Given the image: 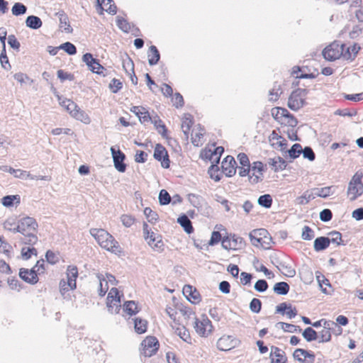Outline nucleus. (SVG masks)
Listing matches in <instances>:
<instances>
[{
    "label": "nucleus",
    "mask_w": 363,
    "mask_h": 363,
    "mask_svg": "<svg viewBox=\"0 0 363 363\" xmlns=\"http://www.w3.org/2000/svg\"><path fill=\"white\" fill-rule=\"evenodd\" d=\"M38 228L36 220L33 217L26 216L18 220L17 225L13 229V233H21L18 240L22 244L34 245L38 241Z\"/></svg>",
    "instance_id": "f257e3e1"
},
{
    "label": "nucleus",
    "mask_w": 363,
    "mask_h": 363,
    "mask_svg": "<svg viewBox=\"0 0 363 363\" xmlns=\"http://www.w3.org/2000/svg\"><path fill=\"white\" fill-rule=\"evenodd\" d=\"M345 48V44L340 45L334 42L323 50L322 55L327 61L333 62L341 57H343Z\"/></svg>",
    "instance_id": "f03ea898"
},
{
    "label": "nucleus",
    "mask_w": 363,
    "mask_h": 363,
    "mask_svg": "<svg viewBox=\"0 0 363 363\" xmlns=\"http://www.w3.org/2000/svg\"><path fill=\"white\" fill-rule=\"evenodd\" d=\"M141 354L150 357L158 351L160 343L155 336H147L141 342Z\"/></svg>",
    "instance_id": "7ed1b4c3"
},
{
    "label": "nucleus",
    "mask_w": 363,
    "mask_h": 363,
    "mask_svg": "<svg viewBox=\"0 0 363 363\" xmlns=\"http://www.w3.org/2000/svg\"><path fill=\"white\" fill-rule=\"evenodd\" d=\"M362 174L356 173L350 180L347 188V194L352 195L351 201L356 200L363 194V183L362 182Z\"/></svg>",
    "instance_id": "20e7f679"
},
{
    "label": "nucleus",
    "mask_w": 363,
    "mask_h": 363,
    "mask_svg": "<svg viewBox=\"0 0 363 363\" xmlns=\"http://www.w3.org/2000/svg\"><path fill=\"white\" fill-rule=\"evenodd\" d=\"M187 196L191 204L196 208L202 215L209 216L211 208L201 196L191 193Z\"/></svg>",
    "instance_id": "39448f33"
},
{
    "label": "nucleus",
    "mask_w": 363,
    "mask_h": 363,
    "mask_svg": "<svg viewBox=\"0 0 363 363\" xmlns=\"http://www.w3.org/2000/svg\"><path fill=\"white\" fill-rule=\"evenodd\" d=\"M271 113L274 119L279 123L282 118H289L288 122L292 127L296 126L298 123L297 118L285 108L274 107L271 110Z\"/></svg>",
    "instance_id": "423d86ee"
},
{
    "label": "nucleus",
    "mask_w": 363,
    "mask_h": 363,
    "mask_svg": "<svg viewBox=\"0 0 363 363\" xmlns=\"http://www.w3.org/2000/svg\"><path fill=\"white\" fill-rule=\"evenodd\" d=\"M153 157L158 162H160L161 166L164 169H169L170 167V160L166 148L160 143L156 144L154 150Z\"/></svg>",
    "instance_id": "0eeeda50"
},
{
    "label": "nucleus",
    "mask_w": 363,
    "mask_h": 363,
    "mask_svg": "<svg viewBox=\"0 0 363 363\" xmlns=\"http://www.w3.org/2000/svg\"><path fill=\"white\" fill-rule=\"evenodd\" d=\"M41 272L34 266L30 269L21 268L19 269V277L25 282L34 285L39 281L38 274Z\"/></svg>",
    "instance_id": "6e6552de"
},
{
    "label": "nucleus",
    "mask_w": 363,
    "mask_h": 363,
    "mask_svg": "<svg viewBox=\"0 0 363 363\" xmlns=\"http://www.w3.org/2000/svg\"><path fill=\"white\" fill-rule=\"evenodd\" d=\"M111 152L116 169L123 173L126 171L127 164L124 162L125 155L120 150H116L114 147H111Z\"/></svg>",
    "instance_id": "1a4fd4ad"
},
{
    "label": "nucleus",
    "mask_w": 363,
    "mask_h": 363,
    "mask_svg": "<svg viewBox=\"0 0 363 363\" xmlns=\"http://www.w3.org/2000/svg\"><path fill=\"white\" fill-rule=\"evenodd\" d=\"M222 172L227 177H231L236 173L237 163L231 155L226 156L221 164Z\"/></svg>",
    "instance_id": "9d476101"
},
{
    "label": "nucleus",
    "mask_w": 363,
    "mask_h": 363,
    "mask_svg": "<svg viewBox=\"0 0 363 363\" xmlns=\"http://www.w3.org/2000/svg\"><path fill=\"white\" fill-rule=\"evenodd\" d=\"M82 61L88 67L89 70L93 73L96 69H98V70L99 69H105V67L100 64L99 60L94 58L93 55L90 52H86L83 55Z\"/></svg>",
    "instance_id": "9b49d317"
},
{
    "label": "nucleus",
    "mask_w": 363,
    "mask_h": 363,
    "mask_svg": "<svg viewBox=\"0 0 363 363\" xmlns=\"http://www.w3.org/2000/svg\"><path fill=\"white\" fill-rule=\"evenodd\" d=\"M183 294L191 303H197L201 301V296L196 288L191 285L186 284L183 288Z\"/></svg>",
    "instance_id": "f8f14e48"
},
{
    "label": "nucleus",
    "mask_w": 363,
    "mask_h": 363,
    "mask_svg": "<svg viewBox=\"0 0 363 363\" xmlns=\"http://www.w3.org/2000/svg\"><path fill=\"white\" fill-rule=\"evenodd\" d=\"M306 104V100L298 96L297 94L295 93V91L294 90L289 97L287 103L288 107L291 110L296 111L303 107Z\"/></svg>",
    "instance_id": "ddd939ff"
},
{
    "label": "nucleus",
    "mask_w": 363,
    "mask_h": 363,
    "mask_svg": "<svg viewBox=\"0 0 363 363\" xmlns=\"http://www.w3.org/2000/svg\"><path fill=\"white\" fill-rule=\"evenodd\" d=\"M276 313L286 314L289 318L291 319L297 315L298 311L295 307H292L291 303L284 302L277 306Z\"/></svg>",
    "instance_id": "4468645a"
},
{
    "label": "nucleus",
    "mask_w": 363,
    "mask_h": 363,
    "mask_svg": "<svg viewBox=\"0 0 363 363\" xmlns=\"http://www.w3.org/2000/svg\"><path fill=\"white\" fill-rule=\"evenodd\" d=\"M147 241L148 245L151 246L154 250L158 252H161L164 250V242L161 235H157L152 231L149 234V238Z\"/></svg>",
    "instance_id": "2eb2a0df"
},
{
    "label": "nucleus",
    "mask_w": 363,
    "mask_h": 363,
    "mask_svg": "<svg viewBox=\"0 0 363 363\" xmlns=\"http://www.w3.org/2000/svg\"><path fill=\"white\" fill-rule=\"evenodd\" d=\"M90 234L96 240L101 247H103V244H105L106 241L111 238V234L102 228H91Z\"/></svg>",
    "instance_id": "dca6fc26"
},
{
    "label": "nucleus",
    "mask_w": 363,
    "mask_h": 363,
    "mask_svg": "<svg viewBox=\"0 0 363 363\" xmlns=\"http://www.w3.org/2000/svg\"><path fill=\"white\" fill-rule=\"evenodd\" d=\"M130 111L135 113L141 123H145L152 121V118L148 111L143 106H133Z\"/></svg>",
    "instance_id": "f3484780"
},
{
    "label": "nucleus",
    "mask_w": 363,
    "mask_h": 363,
    "mask_svg": "<svg viewBox=\"0 0 363 363\" xmlns=\"http://www.w3.org/2000/svg\"><path fill=\"white\" fill-rule=\"evenodd\" d=\"M361 47L357 43H354L352 46L345 47L343 52V58L352 62L355 60Z\"/></svg>",
    "instance_id": "a211bd4d"
},
{
    "label": "nucleus",
    "mask_w": 363,
    "mask_h": 363,
    "mask_svg": "<svg viewBox=\"0 0 363 363\" xmlns=\"http://www.w3.org/2000/svg\"><path fill=\"white\" fill-rule=\"evenodd\" d=\"M234 347L231 336H223L217 341V348L220 351H228Z\"/></svg>",
    "instance_id": "6ab92c4d"
},
{
    "label": "nucleus",
    "mask_w": 363,
    "mask_h": 363,
    "mask_svg": "<svg viewBox=\"0 0 363 363\" xmlns=\"http://www.w3.org/2000/svg\"><path fill=\"white\" fill-rule=\"evenodd\" d=\"M106 300L114 301V305L116 306L115 313H118L121 308V300L119 291L117 288L113 287L110 290L109 293L108 294Z\"/></svg>",
    "instance_id": "aec40b11"
},
{
    "label": "nucleus",
    "mask_w": 363,
    "mask_h": 363,
    "mask_svg": "<svg viewBox=\"0 0 363 363\" xmlns=\"http://www.w3.org/2000/svg\"><path fill=\"white\" fill-rule=\"evenodd\" d=\"M55 16L59 18L60 27L62 28L63 26H65V32L67 33H72L73 29L69 24L68 16L65 13V12L62 10L59 11L55 13Z\"/></svg>",
    "instance_id": "412c9836"
},
{
    "label": "nucleus",
    "mask_w": 363,
    "mask_h": 363,
    "mask_svg": "<svg viewBox=\"0 0 363 363\" xmlns=\"http://www.w3.org/2000/svg\"><path fill=\"white\" fill-rule=\"evenodd\" d=\"M177 223L183 228L184 230L187 234L194 233V229L192 223L186 214L183 213L180 215L177 218Z\"/></svg>",
    "instance_id": "4be33fe9"
},
{
    "label": "nucleus",
    "mask_w": 363,
    "mask_h": 363,
    "mask_svg": "<svg viewBox=\"0 0 363 363\" xmlns=\"http://www.w3.org/2000/svg\"><path fill=\"white\" fill-rule=\"evenodd\" d=\"M329 246V237L320 236L316 238L313 242V248L315 252L323 251L326 250Z\"/></svg>",
    "instance_id": "5701e85b"
},
{
    "label": "nucleus",
    "mask_w": 363,
    "mask_h": 363,
    "mask_svg": "<svg viewBox=\"0 0 363 363\" xmlns=\"http://www.w3.org/2000/svg\"><path fill=\"white\" fill-rule=\"evenodd\" d=\"M150 121L154 124L155 129L162 135V137L167 138L168 130L160 117L157 115H155L154 119L152 118V121Z\"/></svg>",
    "instance_id": "b1692460"
},
{
    "label": "nucleus",
    "mask_w": 363,
    "mask_h": 363,
    "mask_svg": "<svg viewBox=\"0 0 363 363\" xmlns=\"http://www.w3.org/2000/svg\"><path fill=\"white\" fill-rule=\"evenodd\" d=\"M103 248L110 251L111 252H114L115 254L121 252V247H120L117 240L111 235V238H108L107 241H106L105 244H103Z\"/></svg>",
    "instance_id": "393cba45"
},
{
    "label": "nucleus",
    "mask_w": 363,
    "mask_h": 363,
    "mask_svg": "<svg viewBox=\"0 0 363 363\" xmlns=\"http://www.w3.org/2000/svg\"><path fill=\"white\" fill-rule=\"evenodd\" d=\"M148 63L150 66L155 65L160 59V53L155 45H151L147 52Z\"/></svg>",
    "instance_id": "a878e982"
},
{
    "label": "nucleus",
    "mask_w": 363,
    "mask_h": 363,
    "mask_svg": "<svg viewBox=\"0 0 363 363\" xmlns=\"http://www.w3.org/2000/svg\"><path fill=\"white\" fill-rule=\"evenodd\" d=\"M25 23L26 27L33 30H37L41 28L43 25V21L40 17L34 15H30L26 18Z\"/></svg>",
    "instance_id": "bb28decb"
},
{
    "label": "nucleus",
    "mask_w": 363,
    "mask_h": 363,
    "mask_svg": "<svg viewBox=\"0 0 363 363\" xmlns=\"http://www.w3.org/2000/svg\"><path fill=\"white\" fill-rule=\"evenodd\" d=\"M183 121L182 124V128L184 134L188 137L189 133L194 124V118L190 113H184L183 116Z\"/></svg>",
    "instance_id": "cd10ccee"
},
{
    "label": "nucleus",
    "mask_w": 363,
    "mask_h": 363,
    "mask_svg": "<svg viewBox=\"0 0 363 363\" xmlns=\"http://www.w3.org/2000/svg\"><path fill=\"white\" fill-rule=\"evenodd\" d=\"M21 197L19 195H7L1 199V203L5 207H12L14 204H19Z\"/></svg>",
    "instance_id": "c85d7f7f"
},
{
    "label": "nucleus",
    "mask_w": 363,
    "mask_h": 363,
    "mask_svg": "<svg viewBox=\"0 0 363 363\" xmlns=\"http://www.w3.org/2000/svg\"><path fill=\"white\" fill-rule=\"evenodd\" d=\"M123 309L130 316L135 315L139 312L138 307L135 301H125L123 306Z\"/></svg>",
    "instance_id": "c756f323"
},
{
    "label": "nucleus",
    "mask_w": 363,
    "mask_h": 363,
    "mask_svg": "<svg viewBox=\"0 0 363 363\" xmlns=\"http://www.w3.org/2000/svg\"><path fill=\"white\" fill-rule=\"evenodd\" d=\"M329 241L330 244L333 243L337 245H345L347 244V241H345L342 239V234L336 230H333L328 233Z\"/></svg>",
    "instance_id": "7c9ffc66"
},
{
    "label": "nucleus",
    "mask_w": 363,
    "mask_h": 363,
    "mask_svg": "<svg viewBox=\"0 0 363 363\" xmlns=\"http://www.w3.org/2000/svg\"><path fill=\"white\" fill-rule=\"evenodd\" d=\"M290 290L289 284L285 281L276 283L273 286V291L278 295H286Z\"/></svg>",
    "instance_id": "2f4dec72"
},
{
    "label": "nucleus",
    "mask_w": 363,
    "mask_h": 363,
    "mask_svg": "<svg viewBox=\"0 0 363 363\" xmlns=\"http://www.w3.org/2000/svg\"><path fill=\"white\" fill-rule=\"evenodd\" d=\"M134 320V328L138 334H143L147 331V321L141 318H135Z\"/></svg>",
    "instance_id": "473e14b6"
},
{
    "label": "nucleus",
    "mask_w": 363,
    "mask_h": 363,
    "mask_svg": "<svg viewBox=\"0 0 363 363\" xmlns=\"http://www.w3.org/2000/svg\"><path fill=\"white\" fill-rule=\"evenodd\" d=\"M333 186H325L323 188H314L312 189V192L315 197L327 198L328 196L333 194L332 191Z\"/></svg>",
    "instance_id": "72a5a7b5"
},
{
    "label": "nucleus",
    "mask_w": 363,
    "mask_h": 363,
    "mask_svg": "<svg viewBox=\"0 0 363 363\" xmlns=\"http://www.w3.org/2000/svg\"><path fill=\"white\" fill-rule=\"evenodd\" d=\"M96 277L99 281V296L103 297L106 295L107 291L108 290V286L107 285V281L102 274L98 273L96 274Z\"/></svg>",
    "instance_id": "f704fd0d"
},
{
    "label": "nucleus",
    "mask_w": 363,
    "mask_h": 363,
    "mask_svg": "<svg viewBox=\"0 0 363 363\" xmlns=\"http://www.w3.org/2000/svg\"><path fill=\"white\" fill-rule=\"evenodd\" d=\"M302 336L307 342L317 340L319 338L318 333L311 327L306 328L302 332Z\"/></svg>",
    "instance_id": "c9c22d12"
},
{
    "label": "nucleus",
    "mask_w": 363,
    "mask_h": 363,
    "mask_svg": "<svg viewBox=\"0 0 363 363\" xmlns=\"http://www.w3.org/2000/svg\"><path fill=\"white\" fill-rule=\"evenodd\" d=\"M315 274L317 281L321 288V291L323 294H328L329 292L327 291L326 288H323V286L325 285L331 287L330 281L328 279H326L325 277L319 272H316Z\"/></svg>",
    "instance_id": "e433bc0d"
},
{
    "label": "nucleus",
    "mask_w": 363,
    "mask_h": 363,
    "mask_svg": "<svg viewBox=\"0 0 363 363\" xmlns=\"http://www.w3.org/2000/svg\"><path fill=\"white\" fill-rule=\"evenodd\" d=\"M1 169L4 172H9L10 174H13L16 178H23L25 177V175H26V174L28 175L27 174L26 171H23L21 169H16L11 167H9L6 165L1 167Z\"/></svg>",
    "instance_id": "4c0bfd02"
},
{
    "label": "nucleus",
    "mask_w": 363,
    "mask_h": 363,
    "mask_svg": "<svg viewBox=\"0 0 363 363\" xmlns=\"http://www.w3.org/2000/svg\"><path fill=\"white\" fill-rule=\"evenodd\" d=\"M301 152H303V148L299 143L294 144L291 147L286 151L291 160L298 158L301 154Z\"/></svg>",
    "instance_id": "58836bf2"
},
{
    "label": "nucleus",
    "mask_w": 363,
    "mask_h": 363,
    "mask_svg": "<svg viewBox=\"0 0 363 363\" xmlns=\"http://www.w3.org/2000/svg\"><path fill=\"white\" fill-rule=\"evenodd\" d=\"M272 202V197L270 194H268L261 195L257 199L258 204L266 208H271Z\"/></svg>",
    "instance_id": "ea45409f"
},
{
    "label": "nucleus",
    "mask_w": 363,
    "mask_h": 363,
    "mask_svg": "<svg viewBox=\"0 0 363 363\" xmlns=\"http://www.w3.org/2000/svg\"><path fill=\"white\" fill-rule=\"evenodd\" d=\"M73 118L75 119L82 121L85 124H89L91 122V119L89 116L86 113V112L82 110L80 108L76 111V112L73 113Z\"/></svg>",
    "instance_id": "a19ab883"
},
{
    "label": "nucleus",
    "mask_w": 363,
    "mask_h": 363,
    "mask_svg": "<svg viewBox=\"0 0 363 363\" xmlns=\"http://www.w3.org/2000/svg\"><path fill=\"white\" fill-rule=\"evenodd\" d=\"M27 6L23 3L16 2L13 4L11 12L13 16H18L25 14L27 11Z\"/></svg>",
    "instance_id": "79ce46f5"
},
{
    "label": "nucleus",
    "mask_w": 363,
    "mask_h": 363,
    "mask_svg": "<svg viewBox=\"0 0 363 363\" xmlns=\"http://www.w3.org/2000/svg\"><path fill=\"white\" fill-rule=\"evenodd\" d=\"M280 325L281 328L285 331L289 333H297L301 332V328L299 326L291 324V323H286L284 322H279L277 323V326Z\"/></svg>",
    "instance_id": "37998d69"
},
{
    "label": "nucleus",
    "mask_w": 363,
    "mask_h": 363,
    "mask_svg": "<svg viewBox=\"0 0 363 363\" xmlns=\"http://www.w3.org/2000/svg\"><path fill=\"white\" fill-rule=\"evenodd\" d=\"M116 25L124 33H128L131 28L130 23L121 16L116 17Z\"/></svg>",
    "instance_id": "c03bdc74"
},
{
    "label": "nucleus",
    "mask_w": 363,
    "mask_h": 363,
    "mask_svg": "<svg viewBox=\"0 0 363 363\" xmlns=\"http://www.w3.org/2000/svg\"><path fill=\"white\" fill-rule=\"evenodd\" d=\"M258 231H262L263 233H267V231L265 229L253 230L252 232L250 233L249 237L250 239V242H251L252 245L255 247H258L259 244L261 243V242L262 240V238H257Z\"/></svg>",
    "instance_id": "a18cd8bd"
},
{
    "label": "nucleus",
    "mask_w": 363,
    "mask_h": 363,
    "mask_svg": "<svg viewBox=\"0 0 363 363\" xmlns=\"http://www.w3.org/2000/svg\"><path fill=\"white\" fill-rule=\"evenodd\" d=\"M158 199L161 206L167 205L171 202V196L168 191L165 189L160 190Z\"/></svg>",
    "instance_id": "49530a36"
},
{
    "label": "nucleus",
    "mask_w": 363,
    "mask_h": 363,
    "mask_svg": "<svg viewBox=\"0 0 363 363\" xmlns=\"http://www.w3.org/2000/svg\"><path fill=\"white\" fill-rule=\"evenodd\" d=\"M144 214L146 216L148 222L151 223H156L159 219L158 214L155 211H153L150 207H146L144 209Z\"/></svg>",
    "instance_id": "de8ad7c7"
},
{
    "label": "nucleus",
    "mask_w": 363,
    "mask_h": 363,
    "mask_svg": "<svg viewBox=\"0 0 363 363\" xmlns=\"http://www.w3.org/2000/svg\"><path fill=\"white\" fill-rule=\"evenodd\" d=\"M281 89V85L278 84L277 82H275L273 88L269 91V96H272L269 100L274 101H277L280 94L282 93Z\"/></svg>",
    "instance_id": "09e8293b"
},
{
    "label": "nucleus",
    "mask_w": 363,
    "mask_h": 363,
    "mask_svg": "<svg viewBox=\"0 0 363 363\" xmlns=\"http://www.w3.org/2000/svg\"><path fill=\"white\" fill-rule=\"evenodd\" d=\"M60 48L63 50L69 55H74L77 53L76 46L70 42H65L60 45Z\"/></svg>",
    "instance_id": "8fccbe9b"
},
{
    "label": "nucleus",
    "mask_w": 363,
    "mask_h": 363,
    "mask_svg": "<svg viewBox=\"0 0 363 363\" xmlns=\"http://www.w3.org/2000/svg\"><path fill=\"white\" fill-rule=\"evenodd\" d=\"M315 237L314 230L308 225L302 228L301 238L304 240H311Z\"/></svg>",
    "instance_id": "3c124183"
},
{
    "label": "nucleus",
    "mask_w": 363,
    "mask_h": 363,
    "mask_svg": "<svg viewBox=\"0 0 363 363\" xmlns=\"http://www.w3.org/2000/svg\"><path fill=\"white\" fill-rule=\"evenodd\" d=\"M298 352H300V354L303 356L306 361L304 363H314L315 355L313 351L303 349V350H298Z\"/></svg>",
    "instance_id": "603ef678"
},
{
    "label": "nucleus",
    "mask_w": 363,
    "mask_h": 363,
    "mask_svg": "<svg viewBox=\"0 0 363 363\" xmlns=\"http://www.w3.org/2000/svg\"><path fill=\"white\" fill-rule=\"evenodd\" d=\"M249 308L252 313H259L262 309V301L257 298H253L250 303Z\"/></svg>",
    "instance_id": "864d4df0"
},
{
    "label": "nucleus",
    "mask_w": 363,
    "mask_h": 363,
    "mask_svg": "<svg viewBox=\"0 0 363 363\" xmlns=\"http://www.w3.org/2000/svg\"><path fill=\"white\" fill-rule=\"evenodd\" d=\"M38 255L37 250L32 247H23L21 250V255L23 259L28 260L31 257V255Z\"/></svg>",
    "instance_id": "5fc2aeb1"
},
{
    "label": "nucleus",
    "mask_w": 363,
    "mask_h": 363,
    "mask_svg": "<svg viewBox=\"0 0 363 363\" xmlns=\"http://www.w3.org/2000/svg\"><path fill=\"white\" fill-rule=\"evenodd\" d=\"M257 172L260 175H263L265 171V165L261 161H256L250 164V172Z\"/></svg>",
    "instance_id": "6e6d98bb"
},
{
    "label": "nucleus",
    "mask_w": 363,
    "mask_h": 363,
    "mask_svg": "<svg viewBox=\"0 0 363 363\" xmlns=\"http://www.w3.org/2000/svg\"><path fill=\"white\" fill-rule=\"evenodd\" d=\"M268 287V283L265 279H258L254 285L255 291L260 293L266 291Z\"/></svg>",
    "instance_id": "4d7b16f0"
},
{
    "label": "nucleus",
    "mask_w": 363,
    "mask_h": 363,
    "mask_svg": "<svg viewBox=\"0 0 363 363\" xmlns=\"http://www.w3.org/2000/svg\"><path fill=\"white\" fill-rule=\"evenodd\" d=\"M301 153L303 154V158L307 159L311 162L314 161L315 159V154L310 146H306L303 148V152H301Z\"/></svg>",
    "instance_id": "13d9d810"
},
{
    "label": "nucleus",
    "mask_w": 363,
    "mask_h": 363,
    "mask_svg": "<svg viewBox=\"0 0 363 363\" xmlns=\"http://www.w3.org/2000/svg\"><path fill=\"white\" fill-rule=\"evenodd\" d=\"M108 87L113 94H116L122 89L123 84L119 79L113 78L110 82Z\"/></svg>",
    "instance_id": "bf43d9fd"
},
{
    "label": "nucleus",
    "mask_w": 363,
    "mask_h": 363,
    "mask_svg": "<svg viewBox=\"0 0 363 363\" xmlns=\"http://www.w3.org/2000/svg\"><path fill=\"white\" fill-rule=\"evenodd\" d=\"M230 236L232 238V250H236L238 247H241L244 245V239L235 234L230 233Z\"/></svg>",
    "instance_id": "052dcab7"
},
{
    "label": "nucleus",
    "mask_w": 363,
    "mask_h": 363,
    "mask_svg": "<svg viewBox=\"0 0 363 363\" xmlns=\"http://www.w3.org/2000/svg\"><path fill=\"white\" fill-rule=\"evenodd\" d=\"M67 280L76 281L78 277V269L76 266H69L67 272Z\"/></svg>",
    "instance_id": "680f3d73"
},
{
    "label": "nucleus",
    "mask_w": 363,
    "mask_h": 363,
    "mask_svg": "<svg viewBox=\"0 0 363 363\" xmlns=\"http://www.w3.org/2000/svg\"><path fill=\"white\" fill-rule=\"evenodd\" d=\"M319 217L321 221L328 222L333 218V213L329 208H324L320 212Z\"/></svg>",
    "instance_id": "e2e57ef3"
},
{
    "label": "nucleus",
    "mask_w": 363,
    "mask_h": 363,
    "mask_svg": "<svg viewBox=\"0 0 363 363\" xmlns=\"http://www.w3.org/2000/svg\"><path fill=\"white\" fill-rule=\"evenodd\" d=\"M57 76L62 82L65 80L73 81L74 79L73 74L65 72L63 69H58L57 72Z\"/></svg>",
    "instance_id": "0e129e2a"
},
{
    "label": "nucleus",
    "mask_w": 363,
    "mask_h": 363,
    "mask_svg": "<svg viewBox=\"0 0 363 363\" xmlns=\"http://www.w3.org/2000/svg\"><path fill=\"white\" fill-rule=\"evenodd\" d=\"M320 340L318 342H328L331 340V331L329 330L323 329L318 335Z\"/></svg>",
    "instance_id": "69168bd1"
},
{
    "label": "nucleus",
    "mask_w": 363,
    "mask_h": 363,
    "mask_svg": "<svg viewBox=\"0 0 363 363\" xmlns=\"http://www.w3.org/2000/svg\"><path fill=\"white\" fill-rule=\"evenodd\" d=\"M314 199L315 196L312 191L311 193L306 191L301 196L298 198V200L299 201V204L304 205L308 203L310 201L313 200Z\"/></svg>",
    "instance_id": "338daca9"
},
{
    "label": "nucleus",
    "mask_w": 363,
    "mask_h": 363,
    "mask_svg": "<svg viewBox=\"0 0 363 363\" xmlns=\"http://www.w3.org/2000/svg\"><path fill=\"white\" fill-rule=\"evenodd\" d=\"M8 44L11 48L16 51H19L21 44L14 35H9L8 37Z\"/></svg>",
    "instance_id": "774afa93"
}]
</instances>
